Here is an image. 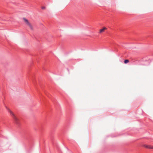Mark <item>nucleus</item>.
I'll list each match as a JSON object with an SVG mask.
<instances>
[{
  "label": "nucleus",
  "mask_w": 153,
  "mask_h": 153,
  "mask_svg": "<svg viewBox=\"0 0 153 153\" xmlns=\"http://www.w3.org/2000/svg\"><path fill=\"white\" fill-rule=\"evenodd\" d=\"M5 108L8 111V112L10 113V115L13 119L15 123H16L18 126H19L20 125V122L19 119L15 116L14 114L8 107H7L6 106H5Z\"/></svg>",
  "instance_id": "f257e3e1"
},
{
  "label": "nucleus",
  "mask_w": 153,
  "mask_h": 153,
  "mask_svg": "<svg viewBox=\"0 0 153 153\" xmlns=\"http://www.w3.org/2000/svg\"><path fill=\"white\" fill-rule=\"evenodd\" d=\"M142 62H147L148 63H150L151 62V60L149 56H147L142 58L140 60Z\"/></svg>",
  "instance_id": "f03ea898"
},
{
  "label": "nucleus",
  "mask_w": 153,
  "mask_h": 153,
  "mask_svg": "<svg viewBox=\"0 0 153 153\" xmlns=\"http://www.w3.org/2000/svg\"><path fill=\"white\" fill-rule=\"evenodd\" d=\"M23 19L25 21V22L27 23V25L30 27L31 29H32V27L31 24L29 22L27 19L25 18H23Z\"/></svg>",
  "instance_id": "7ed1b4c3"
},
{
  "label": "nucleus",
  "mask_w": 153,
  "mask_h": 153,
  "mask_svg": "<svg viewBox=\"0 0 153 153\" xmlns=\"http://www.w3.org/2000/svg\"><path fill=\"white\" fill-rule=\"evenodd\" d=\"M144 146L145 147L147 148L150 149H153V146L146 145H144Z\"/></svg>",
  "instance_id": "20e7f679"
},
{
  "label": "nucleus",
  "mask_w": 153,
  "mask_h": 153,
  "mask_svg": "<svg viewBox=\"0 0 153 153\" xmlns=\"http://www.w3.org/2000/svg\"><path fill=\"white\" fill-rule=\"evenodd\" d=\"M106 29L105 27H104L102 29H101L100 30V33H101L103 31H104V30Z\"/></svg>",
  "instance_id": "39448f33"
},
{
  "label": "nucleus",
  "mask_w": 153,
  "mask_h": 153,
  "mask_svg": "<svg viewBox=\"0 0 153 153\" xmlns=\"http://www.w3.org/2000/svg\"><path fill=\"white\" fill-rule=\"evenodd\" d=\"M129 62V61L128 59H125L124 60V63L125 64H127V63H128Z\"/></svg>",
  "instance_id": "423d86ee"
},
{
  "label": "nucleus",
  "mask_w": 153,
  "mask_h": 153,
  "mask_svg": "<svg viewBox=\"0 0 153 153\" xmlns=\"http://www.w3.org/2000/svg\"><path fill=\"white\" fill-rule=\"evenodd\" d=\"M42 9H45V7H42Z\"/></svg>",
  "instance_id": "0eeeda50"
}]
</instances>
